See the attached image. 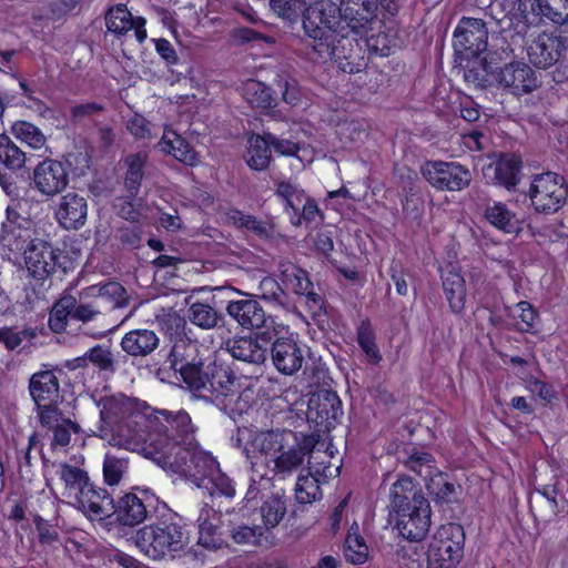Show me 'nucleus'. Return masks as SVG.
I'll list each match as a JSON object with an SVG mask.
<instances>
[{
    "label": "nucleus",
    "instance_id": "obj_1",
    "mask_svg": "<svg viewBox=\"0 0 568 568\" xmlns=\"http://www.w3.org/2000/svg\"><path fill=\"white\" fill-rule=\"evenodd\" d=\"M344 14L341 4L331 0H321L307 6L303 19L305 34L312 39L308 47L318 59L341 62L348 58L346 42L349 41L344 33Z\"/></svg>",
    "mask_w": 568,
    "mask_h": 568
},
{
    "label": "nucleus",
    "instance_id": "obj_2",
    "mask_svg": "<svg viewBox=\"0 0 568 568\" xmlns=\"http://www.w3.org/2000/svg\"><path fill=\"white\" fill-rule=\"evenodd\" d=\"M132 538L139 550L152 560L174 559L190 544L186 525L171 509H165L155 521L138 529Z\"/></svg>",
    "mask_w": 568,
    "mask_h": 568
},
{
    "label": "nucleus",
    "instance_id": "obj_3",
    "mask_svg": "<svg viewBox=\"0 0 568 568\" xmlns=\"http://www.w3.org/2000/svg\"><path fill=\"white\" fill-rule=\"evenodd\" d=\"M171 450L156 455V462L162 468L171 470L192 480L197 487L209 488L205 484L210 473L215 470L216 459L193 442L191 445H173Z\"/></svg>",
    "mask_w": 568,
    "mask_h": 568
},
{
    "label": "nucleus",
    "instance_id": "obj_4",
    "mask_svg": "<svg viewBox=\"0 0 568 568\" xmlns=\"http://www.w3.org/2000/svg\"><path fill=\"white\" fill-rule=\"evenodd\" d=\"M99 436L113 447L122 448L126 453L136 452L153 460L161 452V443L156 442L158 437L152 433V416L145 413L143 420L135 424L129 418Z\"/></svg>",
    "mask_w": 568,
    "mask_h": 568
},
{
    "label": "nucleus",
    "instance_id": "obj_5",
    "mask_svg": "<svg viewBox=\"0 0 568 568\" xmlns=\"http://www.w3.org/2000/svg\"><path fill=\"white\" fill-rule=\"evenodd\" d=\"M465 531L455 523L442 525L429 542L427 568H456L464 557Z\"/></svg>",
    "mask_w": 568,
    "mask_h": 568
},
{
    "label": "nucleus",
    "instance_id": "obj_6",
    "mask_svg": "<svg viewBox=\"0 0 568 568\" xmlns=\"http://www.w3.org/2000/svg\"><path fill=\"white\" fill-rule=\"evenodd\" d=\"M526 196L536 213L554 214L566 203L568 186L561 175L545 172L532 176Z\"/></svg>",
    "mask_w": 568,
    "mask_h": 568
},
{
    "label": "nucleus",
    "instance_id": "obj_7",
    "mask_svg": "<svg viewBox=\"0 0 568 568\" xmlns=\"http://www.w3.org/2000/svg\"><path fill=\"white\" fill-rule=\"evenodd\" d=\"M152 433L163 450L173 445L185 446L195 442V427L185 410H159L152 417Z\"/></svg>",
    "mask_w": 568,
    "mask_h": 568
},
{
    "label": "nucleus",
    "instance_id": "obj_8",
    "mask_svg": "<svg viewBox=\"0 0 568 568\" xmlns=\"http://www.w3.org/2000/svg\"><path fill=\"white\" fill-rule=\"evenodd\" d=\"M58 254L43 241L31 242L24 251V263L32 277L30 284L38 297L45 298L52 285L51 275L55 272Z\"/></svg>",
    "mask_w": 568,
    "mask_h": 568
},
{
    "label": "nucleus",
    "instance_id": "obj_9",
    "mask_svg": "<svg viewBox=\"0 0 568 568\" xmlns=\"http://www.w3.org/2000/svg\"><path fill=\"white\" fill-rule=\"evenodd\" d=\"M420 172L438 191H462L467 189L473 180L469 169L457 162L426 161Z\"/></svg>",
    "mask_w": 568,
    "mask_h": 568
},
{
    "label": "nucleus",
    "instance_id": "obj_10",
    "mask_svg": "<svg viewBox=\"0 0 568 568\" xmlns=\"http://www.w3.org/2000/svg\"><path fill=\"white\" fill-rule=\"evenodd\" d=\"M206 376L209 396L204 397V400L226 412L236 397L235 375L232 368L223 361L213 359L206 363Z\"/></svg>",
    "mask_w": 568,
    "mask_h": 568
},
{
    "label": "nucleus",
    "instance_id": "obj_11",
    "mask_svg": "<svg viewBox=\"0 0 568 568\" xmlns=\"http://www.w3.org/2000/svg\"><path fill=\"white\" fill-rule=\"evenodd\" d=\"M97 405L100 408V434L124 423L129 418L135 424L143 420V412L140 410L138 400L123 394L102 396Z\"/></svg>",
    "mask_w": 568,
    "mask_h": 568
},
{
    "label": "nucleus",
    "instance_id": "obj_12",
    "mask_svg": "<svg viewBox=\"0 0 568 568\" xmlns=\"http://www.w3.org/2000/svg\"><path fill=\"white\" fill-rule=\"evenodd\" d=\"M379 4L392 16L398 11L395 0H341L345 27L361 33L375 19Z\"/></svg>",
    "mask_w": 568,
    "mask_h": 568
},
{
    "label": "nucleus",
    "instance_id": "obj_13",
    "mask_svg": "<svg viewBox=\"0 0 568 568\" xmlns=\"http://www.w3.org/2000/svg\"><path fill=\"white\" fill-rule=\"evenodd\" d=\"M488 31L485 22L476 18H463L454 32L456 53L477 57L487 48Z\"/></svg>",
    "mask_w": 568,
    "mask_h": 568
},
{
    "label": "nucleus",
    "instance_id": "obj_14",
    "mask_svg": "<svg viewBox=\"0 0 568 568\" xmlns=\"http://www.w3.org/2000/svg\"><path fill=\"white\" fill-rule=\"evenodd\" d=\"M306 347L293 336H281L273 341L270 356L275 369L283 375H294L305 362Z\"/></svg>",
    "mask_w": 568,
    "mask_h": 568
},
{
    "label": "nucleus",
    "instance_id": "obj_15",
    "mask_svg": "<svg viewBox=\"0 0 568 568\" xmlns=\"http://www.w3.org/2000/svg\"><path fill=\"white\" fill-rule=\"evenodd\" d=\"M153 499L154 496L146 490H142L140 495L135 491L125 493L116 500L114 499L112 516L122 526H138L148 518L149 507Z\"/></svg>",
    "mask_w": 568,
    "mask_h": 568
},
{
    "label": "nucleus",
    "instance_id": "obj_16",
    "mask_svg": "<svg viewBox=\"0 0 568 568\" xmlns=\"http://www.w3.org/2000/svg\"><path fill=\"white\" fill-rule=\"evenodd\" d=\"M497 82L516 95L532 92L540 85L536 72L525 62L510 61L498 69Z\"/></svg>",
    "mask_w": 568,
    "mask_h": 568
},
{
    "label": "nucleus",
    "instance_id": "obj_17",
    "mask_svg": "<svg viewBox=\"0 0 568 568\" xmlns=\"http://www.w3.org/2000/svg\"><path fill=\"white\" fill-rule=\"evenodd\" d=\"M342 415V402L335 392L320 390L308 402L307 419L325 430L334 427Z\"/></svg>",
    "mask_w": 568,
    "mask_h": 568
},
{
    "label": "nucleus",
    "instance_id": "obj_18",
    "mask_svg": "<svg viewBox=\"0 0 568 568\" xmlns=\"http://www.w3.org/2000/svg\"><path fill=\"white\" fill-rule=\"evenodd\" d=\"M32 183L41 194L54 196L68 185V172L62 162L45 159L34 168Z\"/></svg>",
    "mask_w": 568,
    "mask_h": 568
},
{
    "label": "nucleus",
    "instance_id": "obj_19",
    "mask_svg": "<svg viewBox=\"0 0 568 568\" xmlns=\"http://www.w3.org/2000/svg\"><path fill=\"white\" fill-rule=\"evenodd\" d=\"M240 300L229 301L225 307L226 314L244 329H262L266 322L273 321L266 316L262 305L247 294Z\"/></svg>",
    "mask_w": 568,
    "mask_h": 568
},
{
    "label": "nucleus",
    "instance_id": "obj_20",
    "mask_svg": "<svg viewBox=\"0 0 568 568\" xmlns=\"http://www.w3.org/2000/svg\"><path fill=\"white\" fill-rule=\"evenodd\" d=\"M396 527L399 534L412 541L422 540L430 527V507L427 499L417 500L416 506L396 516Z\"/></svg>",
    "mask_w": 568,
    "mask_h": 568
},
{
    "label": "nucleus",
    "instance_id": "obj_21",
    "mask_svg": "<svg viewBox=\"0 0 568 568\" xmlns=\"http://www.w3.org/2000/svg\"><path fill=\"white\" fill-rule=\"evenodd\" d=\"M113 497L103 487L90 483L75 499L78 508L91 520H104L114 511Z\"/></svg>",
    "mask_w": 568,
    "mask_h": 568
},
{
    "label": "nucleus",
    "instance_id": "obj_22",
    "mask_svg": "<svg viewBox=\"0 0 568 568\" xmlns=\"http://www.w3.org/2000/svg\"><path fill=\"white\" fill-rule=\"evenodd\" d=\"M283 282L297 295L305 297L308 311L314 315L320 314L324 308V298L314 291V285L308 273L296 265H288L282 271Z\"/></svg>",
    "mask_w": 568,
    "mask_h": 568
},
{
    "label": "nucleus",
    "instance_id": "obj_23",
    "mask_svg": "<svg viewBox=\"0 0 568 568\" xmlns=\"http://www.w3.org/2000/svg\"><path fill=\"white\" fill-rule=\"evenodd\" d=\"M521 159L515 153H501L496 162L484 169L485 176H489L496 185L508 191L515 190L520 181Z\"/></svg>",
    "mask_w": 568,
    "mask_h": 568
},
{
    "label": "nucleus",
    "instance_id": "obj_24",
    "mask_svg": "<svg viewBox=\"0 0 568 568\" xmlns=\"http://www.w3.org/2000/svg\"><path fill=\"white\" fill-rule=\"evenodd\" d=\"M564 49L552 33L542 32L527 45V55L530 63L538 69H548L562 57Z\"/></svg>",
    "mask_w": 568,
    "mask_h": 568
},
{
    "label": "nucleus",
    "instance_id": "obj_25",
    "mask_svg": "<svg viewBox=\"0 0 568 568\" xmlns=\"http://www.w3.org/2000/svg\"><path fill=\"white\" fill-rule=\"evenodd\" d=\"M314 444L310 438H304L302 442L295 439L293 443L287 444L284 449L274 459L275 475L285 477L297 470L304 463L305 457L308 455H316L313 452Z\"/></svg>",
    "mask_w": 568,
    "mask_h": 568
},
{
    "label": "nucleus",
    "instance_id": "obj_26",
    "mask_svg": "<svg viewBox=\"0 0 568 568\" xmlns=\"http://www.w3.org/2000/svg\"><path fill=\"white\" fill-rule=\"evenodd\" d=\"M87 200L75 192L63 195L55 209V217L65 230H79L82 227L87 221Z\"/></svg>",
    "mask_w": 568,
    "mask_h": 568
},
{
    "label": "nucleus",
    "instance_id": "obj_27",
    "mask_svg": "<svg viewBox=\"0 0 568 568\" xmlns=\"http://www.w3.org/2000/svg\"><path fill=\"white\" fill-rule=\"evenodd\" d=\"M28 388L37 407L59 404L62 399L59 378L53 371L47 369L32 374Z\"/></svg>",
    "mask_w": 568,
    "mask_h": 568
},
{
    "label": "nucleus",
    "instance_id": "obj_28",
    "mask_svg": "<svg viewBox=\"0 0 568 568\" xmlns=\"http://www.w3.org/2000/svg\"><path fill=\"white\" fill-rule=\"evenodd\" d=\"M121 349L134 359L151 356L160 346L158 334L148 328H136L123 335L120 342Z\"/></svg>",
    "mask_w": 568,
    "mask_h": 568
},
{
    "label": "nucleus",
    "instance_id": "obj_29",
    "mask_svg": "<svg viewBox=\"0 0 568 568\" xmlns=\"http://www.w3.org/2000/svg\"><path fill=\"white\" fill-rule=\"evenodd\" d=\"M484 219L498 231L518 235L524 230V220L500 201H489L484 210Z\"/></svg>",
    "mask_w": 568,
    "mask_h": 568
},
{
    "label": "nucleus",
    "instance_id": "obj_30",
    "mask_svg": "<svg viewBox=\"0 0 568 568\" xmlns=\"http://www.w3.org/2000/svg\"><path fill=\"white\" fill-rule=\"evenodd\" d=\"M317 456L311 455L307 459V474H300L295 485V497L298 504H311L321 498L322 493L316 475L325 477L332 476V471L327 474L328 467L321 469L316 466Z\"/></svg>",
    "mask_w": 568,
    "mask_h": 568
},
{
    "label": "nucleus",
    "instance_id": "obj_31",
    "mask_svg": "<svg viewBox=\"0 0 568 568\" xmlns=\"http://www.w3.org/2000/svg\"><path fill=\"white\" fill-rule=\"evenodd\" d=\"M225 349L233 358L256 366L263 365L268 356V348L257 344L256 338H251L250 336L227 339L225 342Z\"/></svg>",
    "mask_w": 568,
    "mask_h": 568
},
{
    "label": "nucleus",
    "instance_id": "obj_32",
    "mask_svg": "<svg viewBox=\"0 0 568 568\" xmlns=\"http://www.w3.org/2000/svg\"><path fill=\"white\" fill-rule=\"evenodd\" d=\"M419 499L426 498L416 489L413 479L408 476H400L390 488V514L402 515V513L410 510L412 506H416Z\"/></svg>",
    "mask_w": 568,
    "mask_h": 568
},
{
    "label": "nucleus",
    "instance_id": "obj_33",
    "mask_svg": "<svg viewBox=\"0 0 568 568\" xmlns=\"http://www.w3.org/2000/svg\"><path fill=\"white\" fill-rule=\"evenodd\" d=\"M156 148L165 153L172 155L175 160L183 164L193 166L197 163V153L193 146L176 131L165 129L163 135Z\"/></svg>",
    "mask_w": 568,
    "mask_h": 568
},
{
    "label": "nucleus",
    "instance_id": "obj_34",
    "mask_svg": "<svg viewBox=\"0 0 568 568\" xmlns=\"http://www.w3.org/2000/svg\"><path fill=\"white\" fill-rule=\"evenodd\" d=\"M72 310V320L82 323L98 322L104 329L103 334L114 329L118 326L115 321L110 318V307L100 305V301L92 300L89 303H79L74 298V307Z\"/></svg>",
    "mask_w": 568,
    "mask_h": 568
},
{
    "label": "nucleus",
    "instance_id": "obj_35",
    "mask_svg": "<svg viewBox=\"0 0 568 568\" xmlns=\"http://www.w3.org/2000/svg\"><path fill=\"white\" fill-rule=\"evenodd\" d=\"M442 283L450 311L460 314L465 308L466 285L464 277L454 267L442 270Z\"/></svg>",
    "mask_w": 568,
    "mask_h": 568
},
{
    "label": "nucleus",
    "instance_id": "obj_36",
    "mask_svg": "<svg viewBox=\"0 0 568 568\" xmlns=\"http://www.w3.org/2000/svg\"><path fill=\"white\" fill-rule=\"evenodd\" d=\"M88 290L89 294L94 297V301H100V305L110 307V318H112L114 311L129 305L130 295L125 287L118 282H106L101 285L91 286Z\"/></svg>",
    "mask_w": 568,
    "mask_h": 568
},
{
    "label": "nucleus",
    "instance_id": "obj_37",
    "mask_svg": "<svg viewBox=\"0 0 568 568\" xmlns=\"http://www.w3.org/2000/svg\"><path fill=\"white\" fill-rule=\"evenodd\" d=\"M295 439V433L292 430H270L256 434L251 444L254 450L260 452L265 456H271L273 460L287 446Z\"/></svg>",
    "mask_w": 568,
    "mask_h": 568
},
{
    "label": "nucleus",
    "instance_id": "obj_38",
    "mask_svg": "<svg viewBox=\"0 0 568 568\" xmlns=\"http://www.w3.org/2000/svg\"><path fill=\"white\" fill-rule=\"evenodd\" d=\"M180 379L186 385V388L193 393L197 398L204 399L207 397V385L206 376V363L201 358L192 357L191 364H184L181 366V372L178 373Z\"/></svg>",
    "mask_w": 568,
    "mask_h": 568
},
{
    "label": "nucleus",
    "instance_id": "obj_39",
    "mask_svg": "<svg viewBox=\"0 0 568 568\" xmlns=\"http://www.w3.org/2000/svg\"><path fill=\"white\" fill-rule=\"evenodd\" d=\"M189 321L205 331L224 326L225 316L207 303L195 302L187 310Z\"/></svg>",
    "mask_w": 568,
    "mask_h": 568
},
{
    "label": "nucleus",
    "instance_id": "obj_40",
    "mask_svg": "<svg viewBox=\"0 0 568 568\" xmlns=\"http://www.w3.org/2000/svg\"><path fill=\"white\" fill-rule=\"evenodd\" d=\"M130 454L123 450L108 452L103 458V480L108 486H118L129 470Z\"/></svg>",
    "mask_w": 568,
    "mask_h": 568
},
{
    "label": "nucleus",
    "instance_id": "obj_41",
    "mask_svg": "<svg viewBox=\"0 0 568 568\" xmlns=\"http://www.w3.org/2000/svg\"><path fill=\"white\" fill-rule=\"evenodd\" d=\"M227 219L237 229L253 233L260 239L267 240L273 237L274 227L267 222L257 219L252 214H245L240 210H230Z\"/></svg>",
    "mask_w": 568,
    "mask_h": 568
},
{
    "label": "nucleus",
    "instance_id": "obj_42",
    "mask_svg": "<svg viewBox=\"0 0 568 568\" xmlns=\"http://www.w3.org/2000/svg\"><path fill=\"white\" fill-rule=\"evenodd\" d=\"M499 67L489 65L484 59L468 61L464 68V80L476 88H487L497 81Z\"/></svg>",
    "mask_w": 568,
    "mask_h": 568
},
{
    "label": "nucleus",
    "instance_id": "obj_43",
    "mask_svg": "<svg viewBox=\"0 0 568 568\" xmlns=\"http://www.w3.org/2000/svg\"><path fill=\"white\" fill-rule=\"evenodd\" d=\"M271 158V148L266 133L263 135L253 134L248 139V146L244 155L246 164L253 170L262 171L268 166Z\"/></svg>",
    "mask_w": 568,
    "mask_h": 568
},
{
    "label": "nucleus",
    "instance_id": "obj_44",
    "mask_svg": "<svg viewBox=\"0 0 568 568\" xmlns=\"http://www.w3.org/2000/svg\"><path fill=\"white\" fill-rule=\"evenodd\" d=\"M242 95L253 108L270 109L276 105L273 90L257 80H248L244 83Z\"/></svg>",
    "mask_w": 568,
    "mask_h": 568
},
{
    "label": "nucleus",
    "instance_id": "obj_45",
    "mask_svg": "<svg viewBox=\"0 0 568 568\" xmlns=\"http://www.w3.org/2000/svg\"><path fill=\"white\" fill-rule=\"evenodd\" d=\"M11 132L18 140L27 144L32 150L43 151V153L50 150L47 136L31 122L16 121L11 126Z\"/></svg>",
    "mask_w": 568,
    "mask_h": 568
},
{
    "label": "nucleus",
    "instance_id": "obj_46",
    "mask_svg": "<svg viewBox=\"0 0 568 568\" xmlns=\"http://www.w3.org/2000/svg\"><path fill=\"white\" fill-rule=\"evenodd\" d=\"M146 161L148 155L144 153H132L124 159L126 166L124 185L131 196H135L140 191Z\"/></svg>",
    "mask_w": 568,
    "mask_h": 568
},
{
    "label": "nucleus",
    "instance_id": "obj_47",
    "mask_svg": "<svg viewBox=\"0 0 568 568\" xmlns=\"http://www.w3.org/2000/svg\"><path fill=\"white\" fill-rule=\"evenodd\" d=\"M59 475L64 483L68 497L73 496L74 499H77L91 483L89 474L84 469L69 464H61Z\"/></svg>",
    "mask_w": 568,
    "mask_h": 568
},
{
    "label": "nucleus",
    "instance_id": "obj_48",
    "mask_svg": "<svg viewBox=\"0 0 568 568\" xmlns=\"http://www.w3.org/2000/svg\"><path fill=\"white\" fill-rule=\"evenodd\" d=\"M344 556L354 565H362L368 558V546L359 535V527L356 523L351 526L346 536Z\"/></svg>",
    "mask_w": 568,
    "mask_h": 568
},
{
    "label": "nucleus",
    "instance_id": "obj_49",
    "mask_svg": "<svg viewBox=\"0 0 568 568\" xmlns=\"http://www.w3.org/2000/svg\"><path fill=\"white\" fill-rule=\"evenodd\" d=\"M286 501L280 494L266 498L260 507L264 528L270 530L276 527L286 515Z\"/></svg>",
    "mask_w": 568,
    "mask_h": 568
},
{
    "label": "nucleus",
    "instance_id": "obj_50",
    "mask_svg": "<svg viewBox=\"0 0 568 568\" xmlns=\"http://www.w3.org/2000/svg\"><path fill=\"white\" fill-rule=\"evenodd\" d=\"M357 343L367 356L369 363L378 364L382 361V354L376 345V335L368 318L361 322L357 327Z\"/></svg>",
    "mask_w": 568,
    "mask_h": 568
},
{
    "label": "nucleus",
    "instance_id": "obj_51",
    "mask_svg": "<svg viewBox=\"0 0 568 568\" xmlns=\"http://www.w3.org/2000/svg\"><path fill=\"white\" fill-rule=\"evenodd\" d=\"M426 488L437 504L450 503L456 489L448 475L438 470L426 480Z\"/></svg>",
    "mask_w": 568,
    "mask_h": 568
},
{
    "label": "nucleus",
    "instance_id": "obj_52",
    "mask_svg": "<svg viewBox=\"0 0 568 568\" xmlns=\"http://www.w3.org/2000/svg\"><path fill=\"white\" fill-rule=\"evenodd\" d=\"M73 307L74 297L72 295H65L54 303L49 316V327L52 332L65 331L68 320H72Z\"/></svg>",
    "mask_w": 568,
    "mask_h": 568
},
{
    "label": "nucleus",
    "instance_id": "obj_53",
    "mask_svg": "<svg viewBox=\"0 0 568 568\" xmlns=\"http://www.w3.org/2000/svg\"><path fill=\"white\" fill-rule=\"evenodd\" d=\"M105 111V106L98 102L75 104L69 110V120L72 124L87 126L97 123V118Z\"/></svg>",
    "mask_w": 568,
    "mask_h": 568
},
{
    "label": "nucleus",
    "instance_id": "obj_54",
    "mask_svg": "<svg viewBox=\"0 0 568 568\" xmlns=\"http://www.w3.org/2000/svg\"><path fill=\"white\" fill-rule=\"evenodd\" d=\"M156 322L162 332L175 342H182L185 336L186 320L175 311H168L156 315Z\"/></svg>",
    "mask_w": 568,
    "mask_h": 568
},
{
    "label": "nucleus",
    "instance_id": "obj_55",
    "mask_svg": "<svg viewBox=\"0 0 568 568\" xmlns=\"http://www.w3.org/2000/svg\"><path fill=\"white\" fill-rule=\"evenodd\" d=\"M132 14L123 3L110 7L105 12V26L116 36L125 34L131 29Z\"/></svg>",
    "mask_w": 568,
    "mask_h": 568
},
{
    "label": "nucleus",
    "instance_id": "obj_56",
    "mask_svg": "<svg viewBox=\"0 0 568 568\" xmlns=\"http://www.w3.org/2000/svg\"><path fill=\"white\" fill-rule=\"evenodd\" d=\"M366 45L371 52L381 57H387L390 54L392 49L398 45L397 33L390 28L372 33L366 38Z\"/></svg>",
    "mask_w": 568,
    "mask_h": 568
},
{
    "label": "nucleus",
    "instance_id": "obj_57",
    "mask_svg": "<svg viewBox=\"0 0 568 568\" xmlns=\"http://www.w3.org/2000/svg\"><path fill=\"white\" fill-rule=\"evenodd\" d=\"M26 161V153L9 136L0 134V162L10 170H19Z\"/></svg>",
    "mask_w": 568,
    "mask_h": 568
},
{
    "label": "nucleus",
    "instance_id": "obj_58",
    "mask_svg": "<svg viewBox=\"0 0 568 568\" xmlns=\"http://www.w3.org/2000/svg\"><path fill=\"white\" fill-rule=\"evenodd\" d=\"M310 0H270L272 10L288 22H296L304 17Z\"/></svg>",
    "mask_w": 568,
    "mask_h": 568
},
{
    "label": "nucleus",
    "instance_id": "obj_59",
    "mask_svg": "<svg viewBox=\"0 0 568 568\" xmlns=\"http://www.w3.org/2000/svg\"><path fill=\"white\" fill-rule=\"evenodd\" d=\"M536 16L562 23L568 19V0H537Z\"/></svg>",
    "mask_w": 568,
    "mask_h": 568
},
{
    "label": "nucleus",
    "instance_id": "obj_60",
    "mask_svg": "<svg viewBox=\"0 0 568 568\" xmlns=\"http://www.w3.org/2000/svg\"><path fill=\"white\" fill-rule=\"evenodd\" d=\"M87 358L90 359V364L102 373L111 375L116 371V361L109 346L99 344L91 347L87 352Z\"/></svg>",
    "mask_w": 568,
    "mask_h": 568
},
{
    "label": "nucleus",
    "instance_id": "obj_61",
    "mask_svg": "<svg viewBox=\"0 0 568 568\" xmlns=\"http://www.w3.org/2000/svg\"><path fill=\"white\" fill-rule=\"evenodd\" d=\"M199 521V545L210 550L222 548L224 539L219 527L202 516H200Z\"/></svg>",
    "mask_w": 568,
    "mask_h": 568
},
{
    "label": "nucleus",
    "instance_id": "obj_62",
    "mask_svg": "<svg viewBox=\"0 0 568 568\" xmlns=\"http://www.w3.org/2000/svg\"><path fill=\"white\" fill-rule=\"evenodd\" d=\"M206 488L212 496L219 494L227 498L235 496V487L232 479L224 473L221 471L219 463L215 465V470L210 473L205 484Z\"/></svg>",
    "mask_w": 568,
    "mask_h": 568
},
{
    "label": "nucleus",
    "instance_id": "obj_63",
    "mask_svg": "<svg viewBox=\"0 0 568 568\" xmlns=\"http://www.w3.org/2000/svg\"><path fill=\"white\" fill-rule=\"evenodd\" d=\"M260 297L268 303L276 306L286 308L288 305V298L285 291L277 283V281L271 276H265L260 282Z\"/></svg>",
    "mask_w": 568,
    "mask_h": 568
},
{
    "label": "nucleus",
    "instance_id": "obj_64",
    "mask_svg": "<svg viewBox=\"0 0 568 568\" xmlns=\"http://www.w3.org/2000/svg\"><path fill=\"white\" fill-rule=\"evenodd\" d=\"M433 463V456L426 452H415L405 460L407 468L424 477L426 480L436 471Z\"/></svg>",
    "mask_w": 568,
    "mask_h": 568
}]
</instances>
